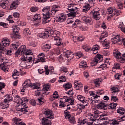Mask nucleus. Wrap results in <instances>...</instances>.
Returning <instances> with one entry per match:
<instances>
[{
  "mask_svg": "<svg viewBox=\"0 0 125 125\" xmlns=\"http://www.w3.org/2000/svg\"><path fill=\"white\" fill-rule=\"evenodd\" d=\"M44 68L45 69L46 75H49V72L50 73H51V72H53V70H54V69H53V68H52L51 69V70L48 69V66H47V65H45Z\"/></svg>",
  "mask_w": 125,
  "mask_h": 125,
  "instance_id": "nucleus-34",
  "label": "nucleus"
},
{
  "mask_svg": "<svg viewBox=\"0 0 125 125\" xmlns=\"http://www.w3.org/2000/svg\"><path fill=\"white\" fill-rule=\"evenodd\" d=\"M20 67H21V68H26L27 67V64H26V61H23L20 63Z\"/></svg>",
  "mask_w": 125,
  "mask_h": 125,
  "instance_id": "nucleus-46",
  "label": "nucleus"
},
{
  "mask_svg": "<svg viewBox=\"0 0 125 125\" xmlns=\"http://www.w3.org/2000/svg\"><path fill=\"white\" fill-rule=\"evenodd\" d=\"M113 55L114 56L116 59L117 60V61H119V62H121V61H120V59L122 58V54L118 51V50H115L113 51Z\"/></svg>",
  "mask_w": 125,
  "mask_h": 125,
  "instance_id": "nucleus-17",
  "label": "nucleus"
},
{
  "mask_svg": "<svg viewBox=\"0 0 125 125\" xmlns=\"http://www.w3.org/2000/svg\"><path fill=\"white\" fill-rule=\"evenodd\" d=\"M7 4V2H5L4 1L0 3V6H1V7H2V8H3V9H4V8H6Z\"/></svg>",
  "mask_w": 125,
  "mask_h": 125,
  "instance_id": "nucleus-45",
  "label": "nucleus"
},
{
  "mask_svg": "<svg viewBox=\"0 0 125 125\" xmlns=\"http://www.w3.org/2000/svg\"><path fill=\"white\" fill-rule=\"evenodd\" d=\"M117 105H118V104L117 103H112L109 104H107V109H114L117 107Z\"/></svg>",
  "mask_w": 125,
  "mask_h": 125,
  "instance_id": "nucleus-26",
  "label": "nucleus"
},
{
  "mask_svg": "<svg viewBox=\"0 0 125 125\" xmlns=\"http://www.w3.org/2000/svg\"><path fill=\"white\" fill-rule=\"evenodd\" d=\"M21 120L20 118H18L17 117H15L12 120L13 122V125H18V123H19L18 122H21Z\"/></svg>",
  "mask_w": 125,
  "mask_h": 125,
  "instance_id": "nucleus-36",
  "label": "nucleus"
},
{
  "mask_svg": "<svg viewBox=\"0 0 125 125\" xmlns=\"http://www.w3.org/2000/svg\"><path fill=\"white\" fill-rule=\"evenodd\" d=\"M50 85L48 84H46L43 86L42 90L45 92H47V91H50Z\"/></svg>",
  "mask_w": 125,
  "mask_h": 125,
  "instance_id": "nucleus-31",
  "label": "nucleus"
},
{
  "mask_svg": "<svg viewBox=\"0 0 125 125\" xmlns=\"http://www.w3.org/2000/svg\"><path fill=\"white\" fill-rule=\"evenodd\" d=\"M117 113H118V114H120V115H125V108L123 107H119V109L117 110Z\"/></svg>",
  "mask_w": 125,
  "mask_h": 125,
  "instance_id": "nucleus-40",
  "label": "nucleus"
},
{
  "mask_svg": "<svg viewBox=\"0 0 125 125\" xmlns=\"http://www.w3.org/2000/svg\"><path fill=\"white\" fill-rule=\"evenodd\" d=\"M0 105L1 109H6L8 107V104H4L2 103L0 104Z\"/></svg>",
  "mask_w": 125,
  "mask_h": 125,
  "instance_id": "nucleus-58",
  "label": "nucleus"
},
{
  "mask_svg": "<svg viewBox=\"0 0 125 125\" xmlns=\"http://www.w3.org/2000/svg\"><path fill=\"white\" fill-rule=\"evenodd\" d=\"M60 71L61 72H63V73H67L68 72V70H67V68L63 66L61 67Z\"/></svg>",
  "mask_w": 125,
  "mask_h": 125,
  "instance_id": "nucleus-54",
  "label": "nucleus"
},
{
  "mask_svg": "<svg viewBox=\"0 0 125 125\" xmlns=\"http://www.w3.org/2000/svg\"><path fill=\"white\" fill-rule=\"evenodd\" d=\"M64 88H65V90H67V89H70L71 87H72V84L69 83L63 84V85Z\"/></svg>",
  "mask_w": 125,
  "mask_h": 125,
  "instance_id": "nucleus-41",
  "label": "nucleus"
},
{
  "mask_svg": "<svg viewBox=\"0 0 125 125\" xmlns=\"http://www.w3.org/2000/svg\"><path fill=\"white\" fill-rule=\"evenodd\" d=\"M77 99L80 102H82L83 104H85V102L86 101V100L85 99V97L79 95L77 96Z\"/></svg>",
  "mask_w": 125,
  "mask_h": 125,
  "instance_id": "nucleus-24",
  "label": "nucleus"
},
{
  "mask_svg": "<svg viewBox=\"0 0 125 125\" xmlns=\"http://www.w3.org/2000/svg\"><path fill=\"white\" fill-rule=\"evenodd\" d=\"M19 2L18 0H15L13 2L12 4H11L10 7L11 8H13L14 9H16V7L18 5Z\"/></svg>",
  "mask_w": 125,
  "mask_h": 125,
  "instance_id": "nucleus-35",
  "label": "nucleus"
},
{
  "mask_svg": "<svg viewBox=\"0 0 125 125\" xmlns=\"http://www.w3.org/2000/svg\"><path fill=\"white\" fill-rule=\"evenodd\" d=\"M89 15L93 16L95 20L98 21L101 18L99 13V9H94L90 12Z\"/></svg>",
  "mask_w": 125,
  "mask_h": 125,
  "instance_id": "nucleus-7",
  "label": "nucleus"
},
{
  "mask_svg": "<svg viewBox=\"0 0 125 125\" xmlns=\"http://www.w3.org/2000/svg\"><path fill=\"white\" fill-rule=\"evenodd\" d=\"M31 83V82L29 80L24 82V83L22 84L23 87H24V88L28 86L31 87L32 86L30 85H32V83Z\"/></svg>",
  "mask_w": 125,
  "mask_h": 125,
  "instance_id": "nucleus-37",
  "label": "nucleus"
},
{
  "mask_svg": "<svg viewBox=\"0 0 125 125\" xmlns=\"http://www.w3.org/2000/svg\"><path fill=\"white\" fill-rule=\"evenodd\" d=\"M68 121L71 125H75L76 124V121L75 120V117H72L68 119Z\"/></svg>",
  "mask_w": 125,
  "mask_h": 125,
  "instance_id": "nucleus-43",
  "label": "nucleus"
},
{
  "mask_svg": "<svg viewBox=\"0 0 125 125\" xmlns=\"http://www.w3.org/2000/svg\"><path fill=\"white\" fill-rule=\"evenodd\" d=\"M42 113L47 119H50L51 120L54 119L53 113L49 109H43Z\"/></svg>",
  "mask_w": 125,
  "mask_h": 125,
  "instance_id": "nucleus-9",
  "label": "nucleus"
},
{
  "mask_svg": "<svg viewBox=\"0 0 125 125\" xmlns=\"http://www.w3.org/2000/svg\"><path fill=\"white\" fill-rule=\"evenodd\" d=\"M83 105L82 104H78V109H79L80 111L82 110V109H85V106L84 105V104H83Z\"/></svg>",
  "mask_w": 125,
  "mask_h": 125,
  "instance_id": "nucleus-47",
  "label": "nucleus"
},
{
  "mask_svg": "<svg viewBox=\"0 0 125 125\" xmlns=\"http://www.w3.org/2000/svg\"><path fill=\"white\" fill-rule=\"evenodd\" d=\"M49 34H51V31L49 29H47L43 33H40L39 37L42 38V39H47L49 37Z\"/></svg>",
  "mask_w": 125,
  "mask_h": 125,
  "instance_id": "nucleus-14",
  "label": "nucleus"
},
{
  "mask_svg": "<svg viewBox=\"0 0 125 125\" xmlns=\"http://www.w3.org/2000/svg\"><path fill=\"white\" fill-rule=\"evenodd\" d=\"M66 102L70 103V105H74V99L67 96H64L63 98H61L60 99V107L64 108L66 107Z\"/></svg>",
  "mask_w": 125,
  "mask_h": 125,
  "instance_id": "nucleus-3",
  "label": "nucleus"
},
{
  "mask_svg": "<svg viewBox=\"0 0 125 125\" xmlns=\"http://www.w3.org/2000/svg\"><path fill=\"white\" fill-rule=\"evenodd\" d=\"M30 86H31L33 89H39V88H40V87L38 86L36 83L32 84L31 85H30Z\"/></svg>",
  "mask_w": 125,
  "mask_h": 125,
  "instance_id": "nucleus-50",
  "label": "nucleus"
},
{
  "mask_svg": "<svg viewBox=\"0 0 125 125\" xmlns=\"http://www.w3.org/2000/svg\"><path fill=\"white\" fill-rule=\"evenodd\" d=\"M119 61H121L120 63H124V62L125 61V53L123 54L122 57L119 59Z\"/></svg>",
  "mask_w": 125,
  "mask_h": 125,
  "instance_id": "nucleus-55",
  "label": "nucleus"
},
{
  "mask_svg": "<svg viewBox=\"0 0 125 125\" xmlns=\"http://www.w3.org/2000/svg\"><path fill=\"white\" fill-rule=\"evenodd\" d=\"M90 8H91V6L88 4H86L83 7V12L87 13L90 10Z\"/></svg>",
  "mask_w": 125,
  "mask_h": 125,
  "instance_id": "nucleus-23",
  "label": "nucleus"
},
{
  "mask_svg": "<svg viewBox=\"0 0 125 125\" xmlns=\"http://www.w3.org/2000/svg\"><path fill=\"white\" fill-rule=\"evenodd\" d=\"M63 56L67 60H72L74 58V53L70 51L67 50L63 52Z\"/></svg>",
  "mask_w": 125,
  "mask_h": 125,
  "instance_id": "nucleus-11",
  "label": "nucleus"
},
{
  "mask_svg": "<svg viewBox=\"0 0 125 125\" xmlns=\"http://www.w3.org/2000/svg\"><path fill=\"white\" fill-rule=\"evenodd\" d=\"M115 12L116 8L115 7H110L106 10V14L108 15L111 14L112 15V14L115 13Z\"/></svg>",
  "mask_w": 125,
  "mask_h": 125,
  "instance_id": "nucleus-20",
  "label": "nucleus"
},
{
  "mask_svg": "<svg viewBox=\"0 0 125 125\" xmlns=\"http://www.w3.org/2000/svg\"><path fill=\"white\" fill-rule=\"evenodd\" d=\"M100 47L98 45H94L93 48H92V50H99Z\"/></svg>",
  "mask_w": 125,
  "mask_h": 125,
  "instance_id": "nucleus-64",
  "label": "nucleus"
},
{
  "mask_svg": "<svg viewBox=\"0 0 125 125\" xmlns=\"http://www.w3.org/2000/svg\"><path fill=\"white\" fill-rule=\"evenodd\" d=\"M86 67V62H85L82 61L80 63V68H85Z\"/></svg>",
  "mask_w": 125,
  "mask_h": 125,
  "instance_id": "nucleus-48",
  "label": "nucleus"
},
{
  "mask_svg": "<svg viewBox=\"0 0 125 125\" xmlns=\"http://www.w3.org/2000/svg\"><path fill=\"white\" fill-rule=\"evenodd\" d=\"M43 19L44 20V23H48L51 21V17L53 15H55V13L57 11H59L58 10V6L56 5H54L51 9V13H50V7H44L42 10Z\"/></svg>",
  "mask_w": 125,
  "mask_h": 125,
  "instance_id": "nucleus-1",
  "label": "nucleus"
},
{
  "mask_svg": "<svg viewBox=\"0 0 125 125\" xmlns=\"http://www.w3.org/2000/svg\"><path fill=\"white\" fill-rule=\"evenodd\" d=\"M74 86L75 87L79 89V88L83 87V84L82 83L79 82V81H76L74 82Z\"/></svg>",
  "mask_w": 125,
  "mask_h": 125,
  "instance_id": "nucleus-27",
  "label": "nucleus"
},
{
  "mask_svg": "<svg viewBox=\"0 0 125 125\" xmlns=\"http://www.w3.org/2000/svg\"><path fill=\"white\" fill-rule=\"evenodd\" d=\"M76 9H77V8L74 6V4L68 5V10L71 11V12H74Z\"/></svg>",
  "mask_w": 125,
  "mask_h": 125,
  "instance_id": "nucleus-32",
  "label": "nucleus"
},
{
  "mask_svg": "<svg viewBox=\"0 0 125 125\" xmlns=\"http://www.w3.org/2000/svg\"><path fill=\"white\" fill-rule=\"evenodd\" d=\"M66 19H67V17L64 14H61L59 15V17H56L58 22H64Z\"/></svg>",
  "mask_w": 125,
  "mask_h": 125,
  "instance_id": "nucleus-15",
  "label": "nucleus"
},
{
  "mask_svg": "<svg viewBox=\"0 0 125 125\" xmlns=\"http://www.w3.org/2000/svg\"><path fill=\"white\" fill-rule=\"evenodd\" d=\"M111 89L112 90V93H117L119 91V89H118V87H113L111 88Z\"/></svg>",
  "mask_w": 125,
  "mask_h": 125,
  "instance_id": "nucleus-49",
  "label": "nucleus"
},
{
  "mask_svg": "<svg viewBox=\"0 0 125 125\" xmlns=\"http://www.w3.org/2000/svg\"><path fill=\"white\" fill-rule=\"evenodd\" d=\"M13 100V98L11 96V95H9L7 97L4 99V103H9L10 101H12Z\"/></svg>",
  "mask_w": 125,
  "mask_h": 125,
  "instance_id": "nucleus-29",
  "label": "nucleus"
},
{
  "mask_svg": "<svg viewBox=\"0 0 125 125\" xmlns=\"http://www.w3.org/2000/svg\"><path fill=\"white\" fill-rule=\"evenodd\" d=\"M98 100H96V101L93 100L90 98H88L87 100H86V102H85L84 105L87 106L88 104H90L92 105V104H93V103H98Z\"/></svg>",
  "mask_w": 125,
  "mask_h": 125,
  "instance_id": "nucleus-19",
  "label": "nucleus"
},
{
  "mask_svg": "<svg viewBox=\"0 0 125 125\" xmlns=\"http://www.w3.org/2000/svg\"><path fill=\"white\" fill-rule=\"evenodd\" d=\"M88 118L90 121L92 122H94L95 125H98L97 123L99 122V119H97V117L96 116L94 115L93 114L90 115L88 116Z\"/></svg>",
  "mask_w": 125,
  "mask_h": 125,
  "instance_id": "nucleus-16",
  "label": "nucleus"
},
{
  "mask_svg": "<svg viewBox=\"0 0 125 125\" xmlns=\"http://www.w3.org/2000/svg\"><path fill=\"white\" fill-rule=\"evenodd\" d=\"M41 15L40 14H36L33 17L34 21L36 22L38 24H39V23H41Z\"/></svg>",
  "mask_w": 125,
  "mask_h": 125,
  "instance_id": "nucleus-22",
  "label": "nucleus"
},
{
  "mask_svg": "<svg viewBox=\"0 0 125 125\" xmlns=\"http://www.w3.org/2000/svg\"><path fill=\"white\" fill-rule=\"evenodd\" d=\"M23 35L24 37L28 38L30 35V29L29 28H25L23 30Z\"/></svg>",
  "mask_w": 125,
  "mask_h": 125,
  "instance_id": "nucleus-38",
  "label": "nucleus"
},
{
  "mask_svg": "<svg viewBox=\"0 0 125 125\" xmlns=\"http://www.w3.org/2000/svg\"><path fill=\"white\" fill-rule=\"evenodd\" d=\"M65 119H69V118H71V113L69 111H65Z\"/></svg>",
  "mask_w": 125,
  "mask_h": 125,
  "instance_id": "nucleus-52",
  "label": "nucleus"
},
{
  "mask_svg": "<svg viewBox=\"0 0 125 125\" xmlns=\"http://www.w3.org/2000/svg\"><path fill=\"white\" fill-rule=\"evenodd\" d=\"M19 54L23 55V56H27V55L33 54V53H32V50L30 49L26 50V45H22L15 53V55L17 57H18Z\"/></svg>",
  "mask_w": 125,
  "mask_h": 125,
  "instance_id": "nucleus-2",
  "label": "nucleus"
},
{
  "mask_svg": "<svg viewBox=\"0 0 125 125\" xmlns=\"http://www.w3.org/2000/svg\"><path fill=\"white\" fill-rule=\"evenodd\" d=\"M39 10V8L37 7H32L30 8V11L32 12H36V11H38Z\"/></svg>",
  "mask_w": 125,
  "mask_h": 125,
  "instance_id": "nucleus-56",
  "label": "nucleus"
},
{
  "mask_svg": "<svg viewBox=\"0 0 125 125\" xmlns=\"http://www.w3.org/2000/svg\"><path fill=\"white\" fill-rule=\"evenodd\" d=\"M97 108L99 109V110H107V104L101 103L97 105Z\"/></svg>",
  "mask_w": 125,
  "mask_h": 125,
  "instance_id": "nucleus-18",
  "label": "nucleus"
},
{
  "mask_svg": "<svg viewBox=\"0 0 125 125\" xmlns=\"http://www.w3.org/2000/svg\"><path fill=\"white\" fill-rule=\"evenodd\" d=\"M103 60V56L98 54L93 59L92 62V66H95L97 65V63L101 62Z\"/></svg>",
  "mask_w": 125,
  "mask_h": 125,
  "instance_id": "nucleus-8",
  "label": "nucleus"
},
{
  "mask_svg": "<svg viewBox=\"0 0 125 125\" xmlns=\"http://www.w3.org/2000/svg\"><path fill=\"white\" fill-rule=\"evenodd\" d=\"M53 38H54V40L56 42L55 43V45H57V46H61V45L63 44V43H62V42H61L60 37H59V35L55 34V35L53 36Z\"/></svg>",
  "mask_w": 125,
  "mask_h": 125,
  "instance_id": "nucleus-13",
  "label": "nucleus"
},
{
  "mask_svg": "<svg viewBox=\"0 0 125 125\" xmlns=\"http://www.w3.org/2000/svg\"><path fill=\"white\" fill-rule=\"evenodd\" d=\"M0 68L1 70H2V71L6 73H7L8 72V70H9V68L7 67V65L5 64H2L0 66Z\"/></svg>",
  "mask_w": 125,
  "mask_h": 125,
  "instance_id": "nucleus-33",
  "label": "nucleus"
},
{
  "mask_svg": "<svg viewBox=\"0 0 125 125\" xmlns=\"http://www.w3.org/2000/svg\"><path fill=\"white\" fill-rule=\"evenodd\" d=\"M111 100L114 102H116V101H119V99H118L117 97L115 96H111Z\"/></svg>",
  "mask_w": 125,
  "mask_h": 125,
  "instance_id": "nucleus-63",
  "label": "nucleus"
},
{
  "mask_svg": "<svg viewBox=\"0 0 125 125\" xmlns=\"http://www.w3.org/2000/svg\"><path fill=\"white\" fill-rule=\"evenodd\" d=\"M32 57H28L27 56H22L21 58V61H25V62H31L32 61Z\"/></svg>",
  "mask_w": 125,
  "mask_h": 125,
  "instance_id": "nucleus-21",
  "label": "nucleus"
},
{
  "mask_svg": "<svg viewBox=\"0 0 125 125\" xmlns=\"http://www.w3.org/2000/svg\"><path fill=\"white\" fill-rule=\"evenodd\" d=\"M5 87V84L2 82H0V90Z\"/></svg>",
  "mask_w": 125,
  "mask_h": 125,
  "instance_id": "nucleus-62",
  "label": "nucleus"
},
{
  "mask_svg": "<svg viewBox=\"0 0 125 125\" xmlns=\"http://www.w3.org/2000/svg\"><path fill=\"white\" fill-rule=\"evenodd\" d=\"M113 43H117L118 42H123L124 46H125V39H124L122 37H120V35H117L113 38V40L112 41Z\"/></svg>",
  "mask_w": 125,
  "mask_h": 125,
  "instance_id": "nucleus-12",
  "label": "nucleus"
},
{
  "mask_svg": "<svg viewBox=\"0 0 125 125\" xmlns=\"http://www.w3.org/2000/svg\"><path fill=\"white\" fill-rule=\"evenodd\" d=\"M12 38L14 39V40H19L20 39V35H19V32H14Z\"/></svg>",
  "mask_w": 125,
  "mask_h": 125,
  "instance_id": "nucleus-39",
  "label": "nucleus"
},
{
  "mask_svg": "<svg viewBox=\"0 0 125 125\" xmlns=\"http://www.w3.org/2000/svg\"><path fill=\"white\" fill-rule=\"evenodd\" d=\"M73 22H75V21L72 19H68L66 21L67 24H73Z\"/></svg>",
  "mask_w": 125,
  "mask_h": 125,
  "instance_id": "nucleus-61",
  "label": "nucleus"
},
{
  "mask_svg": "<svg viewBox=\"0 0 125 125\" xmlns=\"http://www.w3.org/2000/svg\"><path fill=\"white\" fill-rule=\"evenodd\" d=\"M38 60L40 62H45L44 57H38Z\"/></svg>",
  "mask_w": 125,
  "mask_h": 125,
  "instance_id": "nucleus-57",
  "label": "nucleus"
},
{
  "mask_svg": "<svg viewBox=\"0 0 125 125\" xmlns=\"http://www.w3.org/2000/svg\"><path fill=\"white\" fill-rule=\"evenodd\" d=\"M10 43V41L7 38H3L1 43H0V53L4 54V47L3 46H8Z\"/></svg>",
  "mask_w": 125,
  "mask_h": 125,
  "instance_id": "nucleus-6",
  "label": "nucleus"
},
{
  "mask_svg": "<svg viewBox=\"0 0 125 125\" xmlns=\"http://www.w3.org/2000/svg\"><path fill=\"white\" fill-rule=\"evenodd\" d=\"M60 80L59 81L60 83H63L64 82H66V78H65V77L64 76H62L60 78Z\"/></svg>",
  "mask_w": 125,
  "mask_h": 125,
  "instance_id": "nucleus-59",
  "label": "nucleus"
},
{
  "mask_svg": "<svg viewBox=\"0 0 125 125\" xmlns=\"http://www.w3.org/2000/svg\"><path fill=\"white\" fill-rule=\"evenodd\" d=\"M21 104L16 106V111L21 112V113H27L29 111L28 106L23 102V100H21Z\"/></svg>",
  "mask_w": 125,
  "mask_h": 125,
  "instance_id": "nucleus-5",
  "label": "nucleus"
},
{
  "mask_svg": "<svg viewBox=\"0 0 125 125\" xmlns=\"http://www.w3.org/2000/svg\"><path fill=\"white\" fill-rule=\"evenodd\" d=\"M19 75H20L19 74V71L16 69H15L14 70V73L12 75L13 79H14V80H17V79H18V77L19 76Z\"/></svg>",
  "mask_w": 125,
  "mask_h": 125,
  "instance_id": "nucleus-30",
  "label": "nucleus"
},
{
  "mask_svg": "<svg viewBox=\"0 0 125 125\" xmlns=\"http://www.w3.org/2000/svg\"><path fill=\"white\" fill-rule=\"evenodd\" d=\"M83 21L85 22V23H90L91 22V19L89 17H83Z\"/></svg>",
  "mask_w": 125,
  "mask_h": 125,
  "instance_id": "nucleus-42",
  "label": "nucleus"
},
{
  "mask_svg": "<svg viewBox=\"0 0 125 125\" xmlns=\"http://www.w3.org/2000/svg\"><path fill=\"white\" fill-rule=\"evenodd\" d=\"M102 79L101 78H98L94 81V83H95V86L96 87H98L100 85V83H102Z\"/></svg>",
  "mask_w": 125,
  "mask_h": 125,
  "instance_id": "nucleus-28",
  "label": "nucleus"
},
{
  "mask_svg": "<svg viewBox=\"0 0 125 125\" xmlns=\"http://www.w3.org/2000/svg\"><path fill=\"white\" fill-rule=\"evenodd\" d=\"M51 48V45L50 44H45L43 47L42 48V49L43 51L47 52Z\"/></svg>",
  "mask_w": 125,
  "mask_h": 125,
  "instance_id": "nucleus-25",
  "label": "nucleus"
},
{
  "mask_svg": "<svg viewBox=\"0 0 125 125\" xmlns=\"http://www.w3.org/2000/svg\"><path fill=\"white\" fill-rule=\"evenodd\" d=\"M89 4V5L92 7V6H94V2L95 1V0H87Z\"/></svg>",
  "mask_w": 125,
  "mask_h": 125,
  "instance_id": "nucleus-53",
  "label": "nucleus"
},
{
  "mask_svg": "<svg viewBox=\"0 0 125 125\" xmlns=\"http://www.w3.org/2000/svg\"><path fill=\"white\" fill-rule=\"evenodd\" d=\"M120 14H121V11H117V9H116L115 12H114V13L111 15L110 17H113V16H114V15H116L117 16H119V15H120Z\"/></svg>",
  "mask_w": 125,
  "mask_h": 125,
  "instance_id": "nucleus-51",
  "label": "nucleus"
},
{
  "mask_svg": "<svg viewBox=\"0 0 125 125\" xmlns=\"http://www.w3.org/2000/svg\"><path fill=\"white\" fill-rule=\"evenodd\" d=\"M19 30H20V28H19L18 26L15 25L13 27V33H18L19 32Z\"/></svg>",
  "mask_w": 125,
  "mask_h": 125,
  "instance_id": "nucleus-44",
  "label": "nucleus"
},
{
  "mask_svg": "<svg viewBox=\"0 0 125 125\" xmlns=\"http://www.w3.org/2000/svg\"><path fill=\"white\" fill-rule=\"evenodd\" d=\"M107 36L108 34L106 33V32H104L101 34V35L100 37L101 42H103V46L105 47L104 48L105 49L109 48V44H110L109 41H107V39H105V38Z\"/></svg>",
  "mask_w": 125,
  "mask_h": 125,
  "instance_id": "nucleus-4",
  "label": "nucleus"
},
{
  "mask_svg": "<svg viewBox=\"0 0 125 125\" xmlns=\"http://www.w3.org/2000/svg\"><path fill=\"white\" fill-rule=\"evenodd\" d=\"M39 117L40 120L41 121V123L42 125H51V121L48 120L47 118L42 117V114H40Z\"/></svg>",
  "mask_w": 125,
  "mask_h": 125,
  "instance_id": "nucleus-10",
  "label": "nucleus"
},
{
  "mask_svg": "<svg viewBox=\"0 0 125 125\" xmlns=\"http://www.w3.org/2000/svg\"><path fill=\"white\" fill-rule=\"evenodd\" d=\"M38 102L41 105H42L44 102H43V98H40L38 99Z\"/></svg>",
  "mask_w": 125,
  "mask_h": 125,
  "instance_id": "nucleus-60",
  "label": "nucleus"
}]
</instances>
